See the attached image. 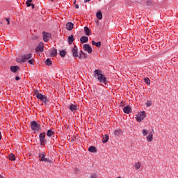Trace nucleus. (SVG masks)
Returning a JSON list of instances; mask_svg holds the SVG:
<instances>
[{"instance_id":"obj_1","label":"nucleus","mask_w":178,"mask_h":178,"mask_svg":"<svg viewBox=\"0 0 178 178\" xmlns=\"http://www.w3.org/2000/svg\"><path fill=\"white\" fill-rule=\"evenodd\" d=\"M93 74L95 79H97L99 83H103V84H106V83H108L106 77H105V76L102 74V70H95Z\"/></svg>"},{"instance_id":"obj_2","label":"nucleus","mask_w":178,"mask_h":178,"mask_svg":"<svg viewBox=\"0 0 178 178\" xmlns=\"http://www.w3.org/2000/svg\"><path fill=\"white\" fill-rule=\"evenodd\" d=\"M31 56L33 55L31 54H24L23 56H21L20 57L17 58V62H19V63H23L24 62H27L29 59H31Z\"/></svg>"},{"instance_id":"obj_3","label":"nucleus","mask_w":178,"mask_h":178,"mask_svg":"<svg viewBox=\"0 0 178 178\" xmlns=\"http://www.w3.org/2000/svg\"><path fill=\"white\" fill-rule=\"evenodd\" d=\"M31 127L33 131H39V130H41V124L35 121H32L31 122Z\"/></svg>"},{"instance_id":"obj_4","label":"nucleus","mask_w":178,"mask_h":178,"mask_svg":"<svg viewBox=\"0 0 178 178\" xmlns=\"http://www.w3.org/2000/svg\"><path fill=\"white\" fill-rule=\"evenodd\" d=\"M45 136H47V134H45V132L41 133L39 136L40 145H42V147H44L45 144H47V139H45Z\"/></svg>"},{"instance_id":"obj_5","label":"nucleus","mask_w":178,"mask_h":178,"mask_svg":"<svg viewBox=\"0 0 178 178\" xmlns=\"http://www.w3.org/2000/svg\"><path fill=\"white\" fill-rule=\"evenodd\" d=\"M36 52H43L44 51V42H40L36 49H35Z\"/></svg>"},{"instance_id":"obj_6","label":"nucleus","mask_w":178,"mask_h":178,"mask_svg":"<svg viewBox=\"0 0 178 178\" xmlns=\"http://www.w3.org/2000/svg\"><path fill=\"white\" fill-rule=\"evenodd\" d=\"M147 141L148 143H151L154 140V129L152 131H150L148 136H147Z\"/></svg>"},{"instance_id":"obj_7","label":"nucleus","mask_w":178,"mask_h":178,"mask_svg":"<svg viewBox=\"0 0 178 178\" xmlns=\"http://www.w3.org/2000/svg\"><path fill=\"white\" fill-rule=\"evenodd\" d=\"M77 51H79V49H77V46H74L72 49V54L74 58H79V52Z\"/></svg>"},{"instance_id":"obj_8","label":"nucleus","mask_w":178,"mask_h":178,"mask_svg":"<svg viewBox=\"0 0 178 178\" xmlns=\"http://www.w3.org/2000/svg\"><path fill=\"white\" fill-rule=\"evenodd\" d=\"M83 49L88 52V54H92V49L88 44H83Z\"/></svg>"},{"instance_id":"obj_9","label":"nucleus","mask_w":178,"mask_h":178,"mask_svg":"<svg viewBox=\"0 0 178 178\" xmlns=\"http://www.w3.org/2000/svg\"><path fill=\"white\" fill-rule=\"evenodd\" d=\"M145 118V111H142L140 113H139L137 116V120L138 122H141V120H144Z\"/></svg>"},{"instance_id":"obj_10","label":"nucleus","mask_w":178,"mask_h":178,"mask_svg":"<svg viewBox=\"0 0 178 178\" xmlns=\"http://www.w3.org/2000/svg\"><path fill=\"white\" fill-rule=\"evenodd\" d=\"M51 38V34L49 33L43 32V40L45 42H48V40Z\"/></svg>"},{"instance_id":"obj_11","label":"nucleus","mask_w":178,"mask_h":178,"mask_svg":"<svg viewBox=\"0 0 178 178\" xmlns=\"http://www.w3.org/2000/svg\"><path fill=\"white\" fill-rule=\"evenodd\" d=\"M115 136H117V137H120L123 134V131L120 129H117L114 130L113 131Z\"/></svg>"},{"instance_id":"obj_12","label":"nucleus","mask_w":178,"mask_h":178,"mask_svg":"<svg viewBox=\"0 0 178 178\" xmlns=\"http://www.w3.org/2000/svg\"><path fill=\"white\" fill-rule=\"evenodd\" d=\"M79 109V106H77V105L75 104H70V111H71V112H76V111H77Z\"/></svg>"},{"instance_id":"obj_13","label":"nucleus","mask_w":178,"mask_h":178,"mask_svg":"<svg viewBox=\"0 0 178 178\" xmlns=\"http://www.w3.org/2000/svg\"><path fill=\"white\" fill-rule=\"evenodd\" d=\"M74 24H73V23L72 22H68L66 24V29L67 30H69V31L73 30V27H74Z\"/></svg>"},{"instance_id":"obj_14","label":"nucleus","mask_w":178,"mask_h":178,"mask_svg":"<svg viewBox=\"0 0 178 178\" xmlns=\"http://www.w3.org/2000/svg\"><path fill=\"white\" fill-rule=\"evenodd\" d=\"M123 111L124 113L129 114L130 112H131V107L130 106H127L124 107Z\"/></svg>"},{"instance_id":"obj_15","label":"nucleus","mask_w":178,"mask_h":178,"mask_svg":"<svg viewBox=\"0 0 178 178\" xmlns=\"http://www.w3.org/2000/svg\"><path fill=\"white\" fill-rule=\"evenodd\" d=\"M81 44H86V42H88V37L87 36H82L80 38Z\"/></svg>"},{"instance_id":"obj_16","label":"nucleus","mask_w":178,"mask_h":178,"mask_svg":"<svg viewBox=\"0 0 178 178\" xmlns=\"http://www.w3.org/2000/svg\"><path fill=\"white\" fill-rule=\"evenodd\" d=\"M39 161H40V162H44V161H45V159H46V158H45V153H40L39 154Z\"/></svg>"},{"instance_id":"obj_17","label":"nucleus","mask_w":178,"mask_h":178,"mask_svg":"<svg viewBox=\"0 0 178 178\" xmlns=\"http://www.w3.org/2000/svg\"><path fill=\"white\" fill-rule=\"evenodd\" d=\"M10 70H11V72H13V73H17V70H19V66H17V65L11 66Z\"/></svg>"},{"instance_id":"obj_18","label":"nucleus","mask_w":178,"mask_h":178,"mask_svg":"<svg viewBox=\"0 0 178 178\" xmlns=\"http://www.w3.org/2000/svg\"><path fill=\"white\" fill-rule=\"evenodd\" d=\"M108 141H109V136L106 134L103 136V140H102L103 144L108 143Z\"/></svg>"},{"instance_id":"obj_19","label":"nucleus","mask_w":178,"mask_h":178,"mask_svg":"<svg viewBox=\"0 0 178 178\" xmlns=\"http://www.w3.org/2000/svg\"><path fill=\"white\" fill-rule=\"evenodd\" d=\"M57 54H58V50H56V49H53L51 51V58H55V56H56Z\"/></svg>"},{"instance_id":"obj_20","label":"nucleus","mask_w":178,"mask_h":178,"mask_svg":"<svg viewBox=\"0 0 178 178\" xmlns=\"http://www.w3.org/2000/svg\"><path fill=\"white\" fill-rule=\"evenodd\" d=\"M74 41V38L73 35H71L70 36L68 37V43L70 44V45H72Z\"/></svg>"},{"instance_id":"obj_21","label":"nucleus","mask_w":178,"mask_h":178,"mask_svg":"<svg viewBox=\"0 0 178 178\" xmlns=\"http://www.w3.org/2000/svg\"><path fill=\"white\" fill-rule=\"evenodd\" d=\"M84 31L86 34V35H90V34H91V30L90 29V28L85 26L84 27Z\"/></svg>"},{"instance_id":"obj_22","label":"nucleus","mask_w":178,"mask_h":178,"mask_svg":"<svg viewBox=\"0 0 178 178\" xmlns=\"http://www.w3.org/2000/svg\"><path fill=\"white\" fill-rule=\"evenodd\" d=\"M92 45H95L97 48H101V42H96L95 41H92Z\"/></svg>"},{"instance_id":"obj_23","label":"nucleus","mask_w":178,"mask_h":178,"mask_svg":"<svg viewBox=\"0 0 178 178\" xmlns=\"http://www.w3.org/2000/svg\"><path fill=\"white\" fill-rule=\"evenodd\" d=\"M54 134H55V132L51 129H49L47 132V136L48 137H52V136H54Z\"/></svg>"},{"instance_id":"obj_24","label":"nucleus","mask_w":178,"mask_h":178,"mask_svg":"<svg viewBox=\"0 0 178 178\" xmlns=\"http://www.w3.org/2000/svg\"><path fill=\"white\" fill-rule=\"evenodd\" d=\"M96 17H97V19L99 20H102V13L101 11H98L96 13Z\"/></svg>"},{"instance_id":"obj_25","label":"nucleus","mask_w":178,"mask_h":178,"mask_svg":"<svg viewBox=\"0 0 178 178\" xmlns=\"http://www.w3.org/2000/svg\"><path fill=\"white\" fill-rule=\"evenodd\" d=\"M8 159L10 161H15L16 160V156H15V154L11 153L8 155Z\"/></svg>"},{"instance_id":"obj_26","label":"nucleus","mask_w":178,"mask_h":178,"mask_svg":"<svg viewBox=\"0 0 178 178\" xmlns=\"http://www.w3.org/2000/svg\"><path fill=\"white\" fill-rule=\"evenodd\" d=\"M135 169L136 170H138V169H140V168H141V163L140 161H138L136 163H135Z\"/></svg>"},{"instance_id":"obj_27","label":"nucleus","mask_w":178,"mask_h":178,"mask_svg":"<svg viewBox=\"0 0 178 178\" xmlns=\"http://www.w3.org/2000/svg\"><path fill=\"white\" fill-rule=\"evenodd\" d=\"M88 151L90 152H97V148H95V147L94 146H90L89 148H88Z\"/></svg>"},{"instance_id":"obj_28","label":"nucleus","mask_w":178,"mask_h":178,"mask_svg":"<svg viewBox=\"0 0 178 178\" xmlns=\"http://www.w3.org/2000/svg\"><path fill=\"white\" fill-rule=\"evenodd\" d=\"M60 56H61L62 58H65V56H66V51L65 50H61L60 51Z\"/></svg>"},{"instance_id":"obj_29","label":"nucleus","mask_w":178,"mask_h":178,"mask_svg":"<svg viewBox=\"0 0 178 178\" xmlns=\"http://www.w3.org/2000/svg\"><path fill=\"white\" fill-rule=\"evenodd\" d=\"M40 101H42L44 104H47V102H48V97H47V96L44 95L43 97L42 98V99H40Z\"/></svg>"},{"instance_id":"obj_30","label":"nucleus","mask_w":178,"mask_h":178,"mask_svg":"<svg viewBox=\"0 0 178 178\" xmlns=\"http://www.w3.org/2000/svg\"><path fill=\"white\" fill-rule=\"evenodd\" d=\"M144 81L147 86H149V84H151V80H149V78H144Z\"/></svg>"},{"instance_id":"obj_31","label":"nucleus","mask_w":178,"mask_h":178,"mask_svg":"<svg viewBox=\"0 0 178 178\" xmlns=\"http://www.w3.org/2000/svg\"><path fill=\"white\" fill-rule=\"evenodd\" d=\"M45 63L47 66H51V65H52V61L49 58H47Z\"/></svg>"},{"instance_id":"obj_32","label":"nucleus","mask_w":178,"mask_h":178,"mask_svg":"<svg viewBox=\"0 0 178 178\" xmlns=\"http://www.w3.org/2000/svg\"><path fill=\"white\" fill-rule=\"evenodd\" d=\"M31 2H33V0H28L26 1V5H27L28 8H30V6H31V5L33 4V3H31Z\"/></svg>"},{"instance_id":"obj_33","label":"nucleus","mask_w":178,"mask_h":178,"mask_svg":"<svg viewBox=\"0 0 178 178\" xmlns=\"http://www.w3.org/2000/svg\"><path fill=\"white\" fill-rule=\"evenodd\" d=\"M43 97H44V95L41 93H39V94H38V95H36V97H38V99H40V100L42 99Z\"/></svg>"},{"instance_id":"obj_34","label":"nucleus","mask_w":178,"mask_h":178,"mask_svg":"<svg viewBox=\"0 0 178 178\" xmlns=\"http://www.w3.org/2000/svg\"><path fill=\"white\" fill-rule=\"evenodd\" d=\"M152 105V102L150 100H148L146 103V106H151Z\"/></svg>"},{"instance_id":"obj_35","label":"nucleus","mask_w":178,"mask_h":178,"mask_svg":"<svg viewBox=\"0 0 178 178\" xmlns=\"http://www.w3.org/2000/svg\"><path fill=\"white\" fill-rule=\"evenodd\" d=\"M143 136H147L148 134V131H147L146 129H143Z\"/></svg>"},{"instance_id":"obj_36","label":"nucleus","mask_w":178,"mask_h":178,"mask_svg":"<svg viewBox=\"0 0 178 178\" xmlns=\"http://www.w3.org/2000/svg\"><path fill=\"white\" fill-rule=\"evenodd\" d=\"M43 162H47V163H52V161L47 158L44 159V161Z\"/></svg>"},{"instance_id":"obj_37","label":"nucleus","mask_w":178,"mask_h":178,"mask_svg":"<svg viewBox=\"0 0 178 178\" xmlns=\"http://www.w3.org/2000/svg\"><path fill=\"white\" fill-rule=\"evenodd\" d=\"M84 55V52H83V51H81L79 53V59H81V58H83V56Z\"/></svg>"},{"instance_id":"obj_38","label":"nucleus","mask_w":178,"mask_h":178,"mask_svg":"<svg viewBox=\"0 0 178 178\" xmlns=\"http://www.w3.org/2000/svg\"><path fill=\"white\" fill-rule=\"evenodd\" d=\"M29 63H30V65H34V60L33 59H30L28 60Z\"/></svg>"},{"instance_id":"obj_39","label":"nucleus","mask_w":178,"mask_h":178,"mask_svg":"<svg viewBox=\"0 0 178 178\" xmlns=\"http://www.w3.org/2000/svg\"><path fill=\"white\" fill-rule=\"evenodd\" d=\"M33 92H34L35 95H36V97H37V95H38V94H40L38 90H34Z\"/></svg>"},{"instance_id":"obj_40","label":"nucleus","mask_w":178,"mask_h":178,"mask_svg":"<svg viewBox=\"0 0 178 178\" xmlns=\"http://www.w3.org/2000/svg\"><path fill=\"white\" fill-rule=\"evenodd\" d=\"M6 20L7 22V24L10 25V19L9 18H6Z\"/></svg>"},{"instance_id":"obj_41","label":"nucleus","mask_w":178,"mask_h":178,"mask_svg":"<svg viewBox=\"0 0 178 178\" xmlns=\"http://www.w3.org/2000/svg\"><path fill=\"white\" fill-rule=\"evenodd\" d=\"M97 177H98V175L97 174H93L90 177V178H97Z\"/></svg>"},{"instance_id":"obj_42","label":"nucleus","mask_w":178,"mask_h":178,"mask_svg":"<svg viewBox=\"0 0 178 178\" xmlns=\"http://www.w3.org/2000/svg\"><path fill=\"white\" fill-rule=\"evenodd\" d=\"M15 80H16L17 81H19V80H20V77L16 76V77H15Z\"/></svg>"},{"instance_id":"obj_43","label":"nucleus","mask_w":178,"mask_h":178,"mask_svg":"<svg viewBox=\"0 0 178 178\" xmlns=\"http://www.w3.org/2000/svg\"><path fill=\"white\" fill-rule=\"evenodd\" d=\"M83 56L85 58V59L87 58V54H84Z\"/></svg>"},{"instance_id":"obj_44","label":"nucleus","mask_w":178,"mask_h":178,"mask_svg":"<svg viewBox=\"0 0 178 178\" xmlns=\"http://www.w3.org/2000/svg\"><path fill=\"white\" fill-rule=\"evenodd\" d=\"M75 8H76V9H79V5H78V4H75Z\"/></svg>"},{"instance_id":"obj_45","label":"nucleus","mask_w":178,"mask_h":178,"mask_svg":"<svg viewBox=\"0 0 178 178\" xmlns=\"http://www.w3.org/2000/svg\"><path fill=\"white\" fill-rule=\"evenodd\" d=\"M31 6L32 7V9H34V8H35L34 4L32 3V4L31 5Z\"/></svg>"},{"instance_id":"obj_46","label":"nucleus","mask_w":178,"mask_h":178,"mask_svg":"<svg viewBox=\"0 0 178 178\" xmlns=\"http://www.w3.org/2000/svg\"><path fill=\"white\" fill-rule=\"evenodd\" d=\"M0 140H2V134L0 132Z\"/></svg>"},{"instance_id":"obj_47","label":"nucleus","mask_w":178,"mask_h":178,"mask_svg":"<svg viewBox=\"0 0 178 178\" xmlns=\"http://www.w3.org/2000/svg\"><path fill=\"white\" fill-rule=\"evenodd\" d=\"M91 0H86L85 2H90Z\"/></svg>"},{"instance_id":"obj_48","label":"nucleus","mask_w":178,"mask_h":178,"mask_svg":"<svg viewBox=\"0 0 178 178\" xmlns=\"http://www.w3.org/2000/svg\"><path fill=\"white\" fill-rule=\"evenodd\" d=\"M0 178H5V177H3V176L0 175Z\"/></svg>"},{"instance_id":"obj_49","label":"nucleus","mask_w":178,"mask_h":178,"mask_svg":"<svg viewBox=\"0 0 178 178\" xmlns=\"http://www.w3.org/2000/svg\"><path fill=\"white\" fill-rule=\"evenodd\" d=\"M117 178H122L121 177H117Z\"/></svg>"},{"instance_id":"obj_50","label":"nucleus","mask_w":178,"mask_h":178,"mask_svg":"<svg viewBox=\"0 0 178 178\" xmlns=\"http://www.w3.org/2000/svg\"><path fill=\"white\" fill-rule=\"evenodd\" d=\"M74 3H76V1H74Z\"/></svg>"},{"instance_id":"obj_51","label":"nucleus","mask_w":178,"mask_h":178,"mask_svg":"<svg viewBox=\"0 0 178 178\" xmlns=\"http://www.w3.org/2000/svg\"><path fill=\"white\" fill-rule=\"evenodd\" d=\"M51 1H54V0H51Z\"/></svg>"}]
</instances>
